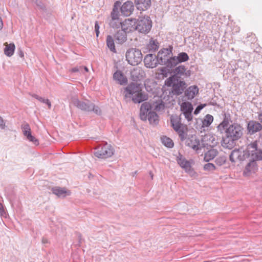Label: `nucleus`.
<instances>
[{
	"label": "nucleus",
	"instance_id": "f257e3e1",
	"mask_svg": "<svg viewBox=\"0 0 262 262\" xmlns=\"http://www.w3.org/2000/svg\"><path fill=\"white\" fill-rule=\"evenodd\" d=\"M243 130V127L237 123L229 125L225 130V136L222 138V146L228 149L233 148L235 145V142L242 136Z\"/></svg>",
	"mask_w": 262,
	"mask_h": 262
},
{
	"label": "nucleus",
	"instance_id": "f03ea898",
	"mask_svg": "<svg viewBox=\"0 0 262 262\" xmlns=\"http://www.w3.org/2000/svg\"><path fill=\"white\" fill-rule=\"evenodd\" d=\"M71 102L75 106L81 111L88 112H93L98 115L101 114L102 112L100 108L89 100L81 101L76 97H73Z\"/></svg>",
	"mask_w": 262,
	"mask_h": 262
},
{
	"label": "nucleus",
	"instance_id": "7ed1b4c3",
	"mask_svg": "<svg viewBox=\"0 0 262 262\" xmlns=\"http://www.w3.org/2000/svg\"><path fill=\"white\" fill-rule=\"evenodd\" d=\"M165 84L167 86H172V93L177 96L182 94L186 86V84L184 81L174 79V76H170L167 78L165 81Z\"/></svg>",
	"mask_w": 262,
	"mask_h": 262
},
{
	"label": "nucleus",
	"instance_id": "20e7f679",
	"mask_svg": "<svg viewBox=\"0 0 262 262\" xmlns=\"http://www.w3.org/2000/svg\"><path fill=\"white\" fill-rule=\"evenodd\" d=\"M173 47L169 46L168 48H163L160 50L157 56V61L159 64L165 65L167 68H171L170 65L171 59L172 56Z\"/></svg>",
	"mask_w": 262,
	"mask_h": 262
},
{
	"label": "nucleus",
	"instance_id": "39448f33",
	"mask_svg": "<svg viewBox=\"0 0 262 262\" xmlns=\"http://www.w3.org/2000/svg\"><path fill=\"white\" fill-rule=\"evenodd\" d=\"M125 56L128 63L132 66H137L142 60V54L139 49L136 48L127 50Z\"/></svg>",
	"mask_w": 262,
	"mask_h": 262
},
{
	"label": "nucleus",
	"instance_id": "423d86ee",
	"mask_svg": "<svg viewBox=\"0 0 262 262\" xmlns=\"http://www.w3.org/2000/svg\"><path fill=\"white\" fill-rule=\"evenodd\" d=\"M94 155L98 158L106 159L111 157L115 152L114 148L107 143L100 145L95 148Z\"/></svg>",
	"mask_w": 262,
	"mask_h": 262
},
{
	"label": "nucleus",
	"instance_id": "0eeeda50",
	"mask_svg": "<svg viewBox=\"0 0 262 262\" xmlns=\"http://www.w3.org/2000/svg\"><path fill=\"white\" fill-rule=\"evenodd\" d=\"M247 150L250 160L255 162L262 160V149L257 148L256 141L249 144Z\"/></svg>",
	"mask_w": 262,
	"mask_h": 262
},
{
	"label": "nucleus",
	"instance_id": "6e6552de",
	"mask_svg": "<svg viewBox=\"0 0 262 262\" xmlns=\"http://www.w3.org/2000/svg\"><path fill=\"white\" fill-rule=\"evenodd\" d=\"M136 31L141 33H148L152 27L151 20L147 16L136 19Z\"/></svg>",
	"mask_w": 262,
	"mask_h": 262
},
{
	"label": "nucleus",
	"instance_id": "1a4fd4ad",
	"mask_svg": "<svg viewBox=\"0 0 262 262\" xmlns=\"http://www.w3.org/2000/svg\"><path fill=\"white\" fill-rule=\"evenodd\" d=\"M121 3L117 1L114 3L113 10L111 13V20L110 23V26L113 28H117L119 23L118 21L119 17V9L120 7Z\"/></svg>",
	"mask_w": 262,
	"mask_h": 262
},
{
	"label": "nucleus",
	"instance_id": "9d476101",
	"mask_svg": "<svg viewBox=\"0 0 262 262\" xmlns=\"http://www.w3.org/2000/svg\"><path fill=\"white\" fill-rule=\"evenodd\" d=\"M193 110L192 104L189 102H182L181 105V111L188 121L192 119V112Z\"/></svg>",
	"mask_w": 262,
	"mask_h": 262
},
{
	"label": "nucleus",
	"instance_id": "9b49d317",
	"mask_svg": "<svg viewBox=\"0 0 262 262\" xmlns=\"http://www.w3.org/2000/svg\"><path fill=\"white\" fill-rule=\"evenodd\" d=\"M136 19L132 18L125 19L123 22L119 23L121 28L127 33L136 31Z\"/></svg>",
	"mask_w": 262,
	"mask_h": 262
},
{
	"label": "nucleus",
	"instance_id": "f8f14e48",
	"mask_svg": "<svg viewBox=\"0 0 262 262\" xmlns=\"http://www.w3.org/2000/svg\"><path fill=\"white\" fill-rule=\"evenodd\" d=\"M189 59V56L185 52H181L177 56H174L171 59L170 65L171 68L175 67L179 63L187 61Z\"/></svg>",
	"mask_w": 262,
	"mask_h": 262
},
{
	"label": "nucleus",
	"instance_id": "ddd939ff",
	"mask_svg": "<svg viewBox=\"0 0 262 262\" xmlns=\"http://www.w3.org/2000/svg\"><path fill=\"white\" fill-rule=\"evenodd\" d=\"M134 5L132 1H126L120 7L121 14L125 16H130L134 11Z\"/></svg>",
	"mask_w": 262,
	"mask_h": 262
},
{
	"label": "nucleus",
	"instance_id": "4468645a",
	"mask_svg": "<svg viewBox=\"0 0 262 262\" xmlns=\"http://www.w3.org/2000/svg\"><path fill=\"white\" fill-rule=\"evenodd\" d=\"M186 146L191 148L199 153V150L201 149L200 140L195 136H191L185 139Z\"/></svg>",
	"mask_w": 262,
	"mask_h": 262
},
{
	"label": "nucleus",
	"instance_id": "2eb2a0df",
	"mask_svg": "<svg viewBox=\"0 0 262 262\" xmlns=\"http://www.w3.org/2000/svg\"><path fill=\"white\" fill-rule=\"evenodd\" d=\"M144 62L146 68L151 69L156 67L159 64L157 56L152 54L146 55L144 59Z\"/></svg>",
	"mask_w": 262,
	"mask_h": 262
},
{
	"label": "nucleus",
	"instance_id": "dca6fc26",
	"mask_svg": "<svg viewBox=\"0 0 262 262\" xmlns=\"http://www.w3.org/2000/svg\"><path fill=\"white\" fill-rule=\"evenodd\" d=\"M145 76L144 71L139 67H136L133 69L130 72V77L133 81H138L142 80Z\"/></svg>",
	"mask_w": 262,
	"mask_h": 262
},
{
	"label": "nucleus",
	"instance_id": "f3484780",
	"mask_svg": "<svg viewBox=\"0 0 262 262\" xmlns=\"http://www.w3.org/2000/svg\"><path fill=\"white\" fill-rule=\"evenodd\" d=\"M125 91L128 94L133 95L142 91V85L137 82H132L125 88Z\"/></svg>",
	"mask_w": 262,
	"mask_h": 262
},
{
	"label": "nucleus",
	"instance_id": "a211bd4d",
	"mask_svg": "<svg viewBox=\"0 0 262 262\" xmlns=\"http://www.w3.org/2000/svg\"><path fill=\"white\" fill-rule=\"evenodd\" d=\"M229 159L232 162H235L237 160L244 161L245 159V154L239 149H234L230 155Z\"/></svg>",
	"mask_w": 262,
	"mask_h": 262
},
{
	"label": "nucleus",
	"instance_id": "6ab92c4d",
	"mask_svg": "<svg viewBox=\"0 0 262 262\" xmlns=\"http://www.w3.org/2000/svg\"><path fill=\"white\" fill-rule=\"evenodd\" d=\"M127 32L123 29L118 30L114 35V38L117 43L122 44L127 40Z\"/></svg>",
	"mask_w": 262,
	"mask_h": 262
},
{
	"label": "nucleus",
	"instance_id": "aec40b11",
	"mask_svg": "<svg viewBox=\"0 0 262 262\" xmlns=\"http://www.w3.org/2000/svg\"><path fill=\"white\" fill-rule=\"evenodd\" d=\"M113 79L120 85H125L127 83V79L120 70H117L113 74Z\"/></svg>",
	"mask_w": 262,
	"mask_h": 262
},
{
	"label": "nucleus",
	"instance_id": "412c9836",
	"mask_svg": "<svg viewBox=\"0 0 262 262\" xmlns=\"http://www.w3.org/2000/svg\"><path fill=\"white\" fill-rule=\"evenodd\" d=\"M151 110V105L148 102L143 103L140 108V117L142 120L145 121L147 119V116L149 111Z\"/></svg>",
	"mask_w": 262,
	"mask_h": 262
},
{
	"label": "nucleus",
	"instance_id": "4be33fe9",
	"mask_svg": "<svg viewBox=\"0 0 262 262\" xmlns=\"http://www.w3.org/2000/svg\"><path fill=\"white\" fill-rule=\"evenodd\" d=\"M52 191L53 194L56 195L59 198H65L67 195L71 194L70 190H67L66 188H61L60 187H55L52 188Z\"/></svg>",
	"mask_w": 262,
	"mask_h": 262
},
{
	"label": "nucleus",
	"instance_id": "5701e85b",
	"mask_svg": "<svg viewBox=\"0 0 262 262\" xmlns=\"http://www.w3.org/2000/svg\"><path fill=\"white\" fill-rule=\"evenodd\" d=\"M247 128L250 134H253L260 130L262 129V125L255 121H250L248 123Z\"/></svg>",
	"mask_w": 262,
	"mask_h": 262
},
{
	"label": "nucleus",
	"instance_id": "b1692460",
	"mask_svg": "<svg viewBox=\"0 0 262 262\" xmlns=\"http://www.w3.org/2000/svg\"><path fill=\"white\" fill-rule=\"evenodd\" d=\"M177 161L185 171L191 166L190 162L187 160L180 153L179 154V156L177 157Z\"/></svg>",
	"mask_w": 262,
	"mask_h": 262
},
{
	"label": "nucleus",
	"instance_id": "393cba45",
	"mask_svg": "<svg viewBox=\"0 0 262 262\" xmlns=\"http://www.w3.org/2000/svg\"><path fill=\"white\" fill-rule=\"evenodd\" d=\"M137 8L140 11L147 10L151 5L150 0H135Z\"/></svg>",
	"mask_w": 262,
	"mask_h": 262
},
{
	"label": "nucleus",
	"instance_id": "a878e982",
	"mask_svg": "<svg viewBox=\"0 0 262 262\" xmlns=\"http://www.w3.org/2000/svg\"><path fill=\"white\" fill-rule=\"evenodd\" d=\"M199 92V88L196 85L189 86L185 91V95L188 99H192Z\"/></svg>",
	"mask_w": 262,
	"mask_h": 262
},
{
	"label": "nucleus",
	"instance_id": "bb28decb",
	"mask_svg": "<svg viewBox=\"0 0 262 262\" xmlns=\"http://www.w3.org/2000/svg\"><path fill=\"white\" fill-rule=\"evenodd\" d=\"M257 168L256 162L250 160L249 162L247 164L244 171V174L249 176L251 172H254Z\"/></svg>",
	"mask_w": 262,
	"mask_h": 262
},
{
	"label": "nucleus",
	"instance_id": "cd10ccee",
	"mask_svg": "<svg viewBox=\"0 0 262 262\" xmlns=\"http://www.w3.org/2000/svg\"><path fill=\"white\" fill-rule=\"evenodd\" d=\"M186 68L184 66H179L173 70L172 72L174 74L172 76H174V79H179L181 76L186 74Z\"/></svg>",
	"mask_w": 262,
	"mask_h": 262
},
{
	"label": "nucleus",
	"instance_id": "c85d7f7f",
	"mask_svg": "<svg viewBox=\"0 0 262 262\" xmlns=\"http://www.w3.org/2000/svg\"><path fill=\"white\" fill-rule=\"evenodd\" d=\"M148 99L147 95L142 91L132 95V100L134 103H140Z\"/></svg>",
	"mask_w": 262,
	"mask_h": 262
},
{
	"label": "nucleus",
	"instance_id": "c756f323",
	"mask_svg": "<svg viewBox=\"0 0 262 262\" xmlns=\"http://www.w3.org/2000/svg\"><path fill=\"white\" fill-rule=\"evenodd\" d=\"M182 141H185L187 136L188 128L186 125H183L178 128V130H174Z\"/></svg>",
	"mask_w": 262,
	"mask_h": 262
},
{
	"label": "nucleus",
	"instance_id": "7c9ffc66",
	"mask_svg": "<svg viewBox=\"0 0 262 262\" xmlns=\"http://www.w3.org/2000/svg\"><path fill=\"white\" fill-rule=\"evenodd\" d=\"M4 53L8 57H11L14 54L15 46L14 43H9L6 42L5 44Z\"/></svg>",
	"mask_w": 262,
	"mask_h": 262
},
{
	"label": "nucleus",
	"instance_id": "2f4dec72",
	"mask_svg": "<svg viewBox=\"0 0 262 262\" xmlns=\"http://www.w3.org/2000/svg\"><path fill=\"white\" fill-rule=\"evenodd\" d=\"M147 118L151 124L157 125L159 123V116L154 112H149Z\"/></svg>",
	"mask_w": 262,
	"mask_h": 262
},
{
	"label": "nucleus",
	"instance_id": "473e14b6",
	"mask_svg": "<svg viewBox=\"0 0 262 262\" xmlns=\"http://www.w3.org/2000/svg\"><path fill=\"white\" fill-rule=\"evenodd\" d=\"M218 151L217 150L212 149L207 151L204 155V159L205 161L208 162L215 158L216 156Z\"/></svg>",
	"mask_w": 262,
	"mask_h": 262
},
{
	"label": "nucleus",
	"instance_id": "72a5a7b5",
	"mask_svg": "<svg viewBox=\"0 0 262 262\" xmlns=\"http://www.w3.org/2000/svg\"><path fill=\"white\" fill-rule=\"evenodd\" d=\"M171 126L174 130H178V128L183 125L181 122L180 118L177 116H171L170 118Z\"/></svg>",
	"mask_w": 262,
	"mask_h": 262
},
{
	"label": "nucleus",
	"instance_id": "f704fd0d",
	"mask_svg": "<svg viewBox=\"0 0 262 262\" xmlns=\"http://www.w3.org/2000/svg\"><path fill=\"white\" fill-rule=\"evenodd\" d=\"M106 45L111 51L113 53H116L115 48L114 38L111 35H107L106 37Z\"/></svg>",
	"mask_w": 262,
	"mask_h": 262
},
{
	"label": "nucleus",
	"instance_id": "c9c22d12",
	"mask_svg": "<svg viewBox=\"0 0 262 262\" xmlns=\"http://www.w3.org/2000/svg\"><path fill=\"white\" fill-rule=\"evenodd\" d=\"M229 119L228 118L225 116L223 121L218 125L217 126V131L219 132L221 134L225 132L226 128H227L228 126L229 125Z\"/></svg>",
	"mask_w": 262,
	"mask_h": 262
},
{
	"label": "nucleus",
	"instance_id": "e433bc0d",
	"mask_svg": "<svg viewBox=\"0 0 262 262\" xmlns=\"http://www.w3.org/2000/svg\"><path fill=\"white\" fill-rule=\"evenodd\" d=\"M151 109H153L154 110L160 112L163 110H164L165 107L164 104L162 101L161 102H153L151 104Z\"/></svg>",
	"mask_w": 262,
	"mask_h": 262
},
{
	"label": "nucleus",
	"instance_id": "4c0bfd02",
	"mask_svg": "<svg viewBox=\"0 0 262 262\" xmlns=\"http://www.w3.org/2000/svg\"><path fill=\"white\" fill-rule=\"evenodd\" d=\"M205 139H206L207 141L206 144L211 147H214L217 144V141L215 138L211 135L206 136Z\"/></svg>",
	"mask_w": 262,
	"mask_h": 262
},
{
	"label": "nucleus",
	"instance_id": "58836bf2",
	"mask_svg": "<svg viewBox=\"0 0 262 262\" xmlns=\"http://www.w3.org/2000/svg\"><path fill=\"white\" fill-rule=\"evenodd\" d=\"M158 76L160 78L164 79L168 76L169 70L166 67L158 69Z\"/></svg>",
	"mask_w": 262,
	"mask_h": 262
},
{
	"label": "nucleus",
	"instance_id": "ea45409f",
	"mask_svg": "<svg viewBox=\"0 0 262 262\" xmlns=\"http://www.w3.org/2000/svg\"><path fill=\"white\" fill-rule=\"evenodd\" d=\"M213 117L212 115L207 114L205 116L202 121L203 126L205 127L209 126L213 122Z\"/></svg>",
	"mask_w": 262,
	"mask_h": 262
},
{
	"label": "nucleus",
	"instance_id": "a19ab883",
	"mask_svg": "<svg viewBox=\"0 0 262 262\" xmlns=\"http://www.w3.org/2000/svg\"><path fill=\"white\" fill-rule=\"evenodd\" d=\"M162 143L166 147L171 148L173 146V142L172 140L166 136L161 138Z\"/></svg>",
	"mask_w": 262,
	"mask_h": 262
},
{
	"label": "nucleus",
	"instance_id": "79ce46f5",
	"mask_svg": "<svg viewBox=\"0 0 262 262\" xmlns=\"http://www.w3.org/2000/svg\"><path fill=\"white\" fill-rule=\"evenodd\" d=\"M26 137L27 140L30 142H32L34 145H37L39 144V141L31 134V132L27 133V134L24 135Z\"/></svg>",
	"mask_w": 262,
	"mask_h": 262
},
{
	"label": "nucleus",
	"instance_id": "37998d69",
	"mask_svg": "<svg viewBox=\"0 0 262 262\" xmlns=\"http://www.w3.org/2000/svg\"><path fill=\"white\" fill-rule=\"evenodd\" d=\"M159 48L158 42H156L154 40H150L149 44L148 45V49L149 51L154 52Z\"/></svg>",
	"mask_w": 262,
	"mask_h": 262
},
{
	"label": "nucleus",
	"instance_id": "c03bdc74",
	"mask_svg": "<svg viewBox=\"0 0 262 262\" xmlns=\"http://www.w3.org/2000/svg\"><path fill=\"white\" fill-rule=\"evenodd\" d=\"M226 162V158L225 156L217 157L215 161L216 164L219 166L223 165Z\"/></svg>",
	"mask_w": 262,
	"mask_h": 262
},
{
	"label": "nucleus",
	"instance_id": "a18cd8bd",
	"mask_svg": "<svg viewBox=\"0 0 262 262\" xmlns=\"http://www.w3.org/2000/svg\"><path fill=\"white\" fill-rule=\"evenodd\" d=\"M185 172L192 178H195L198 176L197 172L194 171L191 166L187 169Z\"/></svg>",
	"mask_w": 262,
	"mask_h": 262
},
{
	"label": "nucleus",
	"instance_id": "49530a36",
	"mask_svg": "<svg viewBox=\"0 0 262 262\" xmlns=\"http://www.w3.org/2000/svg\"><path fill=\"white\" fill-rule=\"evenodd\" d=\"M204 169L208 171H212L215 169V167L213 164L208 163L204 165Z\"/></svg>",
	"mask_w": 262,
	"mask_h": 262
},
{
	"label": "nucleus",
	"instance_id": "de8ad7c7",
	"mask_svg": "<svg viewBox=\"0 0 262 262\" xmlns=\"http://www.w3.org/2000/svg\"><path fill=\"white\" fill-rule=\"evenodd\" d=\"M21 128L24 135H26L27 133L31 132V128L28 123H25L23 124Z\"/></svg>",
	"mask_w": 262,
	"mask_h": 262
},
{
	"label": "nucleus",
	"instance_id": "09e8293b",
	"mask_svg": "<svg viewBox=\"0 0 262 262\" xmlns=\"http://www.w3.org/2000/svg\"><path fill=\"white\" fill-rule=\"evenodd\" d=\"M71 71L72 72H83V67L82 66H79V67H76L73 68H72L71 70Z\"/></svg>",
	"mask_w": 262,
	"mask_h": 262
},
{
	"label": "nucleus",
	"instance_id": "8fccbe9b",
	"mask_svg": "<svg viewBox=\"0 0 262 262\" xmlns=\"http://www.w3.org/2000/svg\"><path fill=\"white\" fill-rule=\"evenodd\" d=\"M99 25L97 21H95V31L96 32V36L98 37L99 34Z\"/></svg>",
	"mask_w": 262,
	"mask_h": 262
},
{
	"label": "nucleus",
	"instance_id": "3c124183",
	"mask_svg": "<svg viewBox=\"0 0 262 262\" xmlns=\"http://www.w3.org/2000/svg\"><path fill=\"white\" fill-rule=\"evenodd\" d=\"M32 97L35 98V99H37L38 101H39L40 102L44 103L45 102L46 99L39 96L38 95L36 94H33L32 95Z\"/></svg>",
	"mask_w": 262,
	"mask_h": 262
},
{
	"label": "nucleus",
	"instance_id": "603ef678",
	"mask_svg": "<svg viewBox=\"0 0 262 262\" xmlns=\"http://www.w3.org/2000/svg\"><path fill=\"white\" fill-rule=\"evenodd\" d=\"M204 107V106L202 105V104H200L199 105H198L196 108L195 109L194 111V114H195V115H197L198 114L200 111L203 109V108Z\"/></svg>",
	"mask_w": 262,
	"mask_h": 262
},
{
	"label": "nucleus",
	"instance_id": "864d4df0",
	"mask_svg": "<svg viewBox=\"0 0 262 262\" xmlns=\"http://www.w3.org/2000/svg\"><path fill=\"white\" fill-rule=\"evenodd\" d=\"M0 128L2 129H5L6 128L5 123L1 116H0Z\"/></svg>",
	"mask_w": 262,
	"mask_h": 262
},
{
	"label": "nucleus",
	"instance_id": "5fc2aeb1",
	"mask_svg": "<svg viewBox=\"0 0 262 262\" xmlns=\"http://www.w3.org/2000/svg\"><path fill=\"white\" fill-rule=\"evenodd\" d=\"M4 213H5V210L2 204L0 203V213L1 215H3Z\"/></svg>",
	"mask_w": 262,
	"mask_h": 262
},
{
	"label": "nucleus",
	"instance_id": "6e6d98bb",
	"mask_svg": "<svg viewBox=\"0 0 262 262\" xmlns=\"http://www.w3.org/2000/svg\"><path fill=\"white\" fill-rule=\"evenodd\" d=\"M43 103L47 104L48 105V108L49 109L51 108V102H50V101H49V99H46L45 102Z\"/></svg>",
	"mask_w": 262,
	"mask_h": 262
},
{
	"label": "nucleus",
	"instance_id": "4d7b16f0",
	"mask_svg": "<svg viewBox=\"0 0 262 262\" xmlns=\"http://www.w3.org/2000/svg\"><path fill=\"white\" fill-rule=\"evenodd\" d=\"M18 53L19 56L20 57H24V53H23V52L21 50L19 49L18 50Z\"/></svg>",
	"mask_w": 262,
	"mask_h": 262
},
{
	"label": "nucleus",
	"instance_id": "13d9d810",
	"mask_svg": "<svg viewBox=\"0 0 262 262\" xmlns=\"http://www.w3.org/2000/svg\"><path fill=\"white\" fill-rule=\"evenodd\" d=\"M42 244H47V243H48V240L45 237H42Z\"/></svg>",
	"mask_w": 262,
	"mask_h": 262
},
{
	"label": "nucleus",
	"instance_id": "bf43d9fd",
	"mask_svg": "<svg viewBox=\"0 0 262 262\" xmlns=\"http://www.w3.org/2000/svg\"><path fill=\"white\" fill-rule=\"evenodd\" d=\"M3 23L2 19V18L0 17V30L3 28Z\"/></svg>",
	"mask_w": 262,
	"mask_h": 262
},
{
	"label": "nucleus",
	"instance_id": "052dcab7",
	"mask_svg": "<svg viewBox=\"0 0 262 262\" xmlns=\"http://www.w3.org/2000/svg\"><path fill=\"white\" fill-rule=\"evenodd\" d=\"M258 119L262 123V112L259 114Z\"/></svg>",
	"mask_w": 262,
	"mask_h": 262
},
{
	"label": "nucleus",
	"instance_id": "680f3d73",
	"mask_svg": "<svg viewBox=\"0 0 262 262\" xmlns=\"http://www.w3.org/2000/svg\"><path fill=\"white\" fill-rule=\"evenodd\" d=\"M37 6L40 7V8L42 9H44V6L41 5V2H39V4H37Z\"/></svg>",
	"mask_w": 262,
	"mask_h": 262
},
{
	"label": "nucleus",
	"instance_id": "e2e57ef3",
	"mask_svg": "<svg viewBox=\"0 0 262 262\" xmlns=\"http://www.w3.org/2000/svg\"><path fill=\"white\" fill-rule=\"evenodd\" d=\"M84 70L85 72H88L89 70L87 67H83V71Z\"/></svg>",
	"mask_w": 262,
	"mask_h": 262
},
{
	"label": "nucleus",
	"instance_id": "0e129e2a",
	"mask_svg": "<svg viewBox=\"0 0 262 262\" xmlns=\"http://www.w3.org/2000/svg\"><path fill=\"white\" fill-rule=\"evenodd\" d=\"M149 174H150L151 179H153V174H152V173L151 171H150Z\"/></svg>",
	"mask_w": 262,
	"mask_h": 262
}]
</instances>
